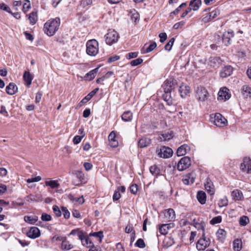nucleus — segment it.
Here are the masks:
<instances>
[{
	"instance_id": "1",
	"label": "nucleus",
	"mask_w": 251,
	"mask_h": 251,
	"mask_svg": "<svg viewBox=\"0 0 251 251\" xmlns=\"http://www.w3.org/2000/svg\"><path fill=\"white\" fill-rule=\"evenodd\" d=\"M164 94L163 98L168 105L173 103V96H175V90L177 88L176 80H166L163 84Z\"/></svg>"
},
{
	"instance_id": "2",
	"label": "nucleus",
	"mask_w": 251,
	"mask_h": 251,
	"mask_svg": "<svg viewBox=\"0 0 251 251\" xmlns=\"http://www.w3.org/2000/svg\"><path fill=\"white\" fill-rule=\"evenodd\" d=\"M60 24L59 18L48 21L44 26V31L45 34L49 36H53L58 30Z\"/></svg>"
},
{
	"instance_id": "3",
	"label": "nucleus",
	"mask_w": 251,
	"mask_h": 251,
	"mask_svg": "<svg viewBox=\"0 0 251 251\" xmlns=\"http://www.w3.org/2000/svg\"><path fill=\"white\" fill-rule=\"evenodd\" d=\"M211 237L206 236L205 233L203 232L201 238L197 241L196 248L199 251H204L211 244Z\"/></svg>"
},
{
	"instance_id": "4",
	"label": "nucleus",
	"mask_w": 251,
	"mask_h": 251,
	"mask_svg": "<svg viewBox=\"0 0 251 251\" xmlns=\"http://www.w3.org/2000/svg\"><path fill=\"white\" fill-rule=\"evenodd\" d=\"M99 52V44L97 40L92 39L86 43V52L90 56H95Z\"/></svg>"
},
{
	"instance_id": "5",
	"label": "nucleus",
	"mask_w": 251,
	"mask_h": 251,
	"mask_svg": "<svg viewBox=\"0 0 251 251\" xmlns=\"http://www.w3.org/2000/svg\"><path fill=\"white\" fill-rule=\"evenodd\" d=\"M211 121L215 126L219 127H224L227 124V120L220 113L215 114L214 117L211 116Z\"/></svg>"
},
{
	"instance_id": "6",
	"label": "nucleus",
	"mask_w": 251,
	"mask_h": 251,
	"mask_svg": "<svg viewBox=\"0 0 251 251\" xmlns=\"http://www.w3.org/2000/svg\"><path fill=\"white\" fill-rule=\"evenodd\" d=\"M105 41L107 44L111 45L116 43L119 39V34L114 30L110 29L105 35Z\"/></svg>"
},
{
	"instance_id": "7",
	"label": "nucleus",
	"mask_w": 251,
	"mask_h": 251,
	"mask_svg": "<svg viewBox=\"0 0 251 251\" xmlns=\"http://www.w3.org/2000/svg\"><path fill=\"white\" fill-rule=\"evenodd\" d=\"M158 155L161 158H168L171 157L173 154V150L165 146L162 147L160 149L156 150Z\"/></svg>"
},
{
	"instance_id": "8",
	"label": "nucleus",
	"mask_w": 251,
	"mask_h": 251,
	"mask_svg": "<svg viewBox=\"0 0 251 251\" xmlns=\"http://www.w3.org/2000/svg\"><path fill=\"white\" fill-rule=\"evenodd\" d=\"M196 97L199 101H203L207 99L208 93L204 87L198 86L196 90Z\"/></svg>"
},
{
	"instance_id": "9",
	"label": "nucleus",
	"mask_w": 251,
	"mask_h": 251,
	"mask_svg": "<svg viewBox=\"0 0 251 251\" xmlns=\"http://www.w3.org/2000/svg\"><path fill=\"white\" fill-rule=\"evenodd\" d=\"M191 161L189 157H182L177 163V169L180 171H184L191 165Z\"/></svg>"
},
{
	"instance_id": "10",
	"label": "nucleus",
	"mask_w": 251,
	"mask_h": 251,
	"mask_svg": "<svg viewBox=\"0 0 251 251\" xmlns=\"http://www.w3.org/2000/svg\"><path fill=\"white\" fill-rule=\"evenodd\" d=\"M240 169L244 173L251 174V160L250 158L245 157L241 164Z\"/></svg>"
},
{
	"instance_id": "11",
	"label": "nucleus",
	"mask_w": 251,
	"mask_h": 251,
	"mask_svg": "<svg viewBox=\"0 0 251 251\" xmlns=\"http://www.w3.org/2000/svg\"><path fill=\"white\" fill-rule=\"evenodd\" d=\"M78 237L81 240L83 246H86L87 248H90L92 246H93V243L82 231H80L78 233Z\"/></svg>"
},
{
	"instance_id": "12",
	"label": "nucleus",
	"mask_w": 251,
	"mask_h": 251,
	"mask_svg": "<svg viewBox=\"0 0 251 251\" xmlns=\"http://www.w3.org/2000/svg\"><path fill=\"white\" fill-rule=\"evenodd\" d=\"M218 100H226L230 98V94L229 93V90L226 87H223L220 89L218 92Z\"/></svg>"
},
{
	"instance_id": "13",
	"label": "nucleus",
	"mask_w": 251,
	"mask_h": 251,
	"mask_svg": "<svg viewBox=\"0 0 251 251\" xmlns=\"http://www.w3.org/2000/svg\"><path fill=\"white\" fill-rule=\"evenodd\" d=\"M41 235L40 230L35 226L31 227L26 232V235L30 238L35 239Z\"/></svg>"
},
{
	"instance_id": "14",
	"label": "nucleus",
	"mask_w": 251,
	"mask_h": 251,
	"mask_svg": "<svg viewBox=\"0 0 251 251\" xmlns=\"http://www.w3.org/2000/svg\"><path fill=\"white\" fill-rule=\"evenodd\" d=\"M205 189L207 193L210 195H213L215 194V189L212 181L209 178H207L204 182Z\"/></svg>"
},
{
	"instance_id": "15",
	"label": "nucleus",
	"mask_w": 251,
	"mask_h": 251,
	"mask_svg": "<svg viewBox=\"0 0 251 251\" xmlns=\"http://www.w3.org/2000/svg\"><path fill=\"white\" fill-rule=\"evenodd\" d=\"M196 178V175L194 173H191L184 175L182 178V181L184 184L189 185L193 184Z\"/></svg>"
},
{
	"instance_id": "16",
	"label": "nucleus",
	"mask_w": 251,
	"mask_h": 251,
	"mask_svg": "<svg viewBox=\"0 0 251 251\" xmlns=\"http://www.w3.org/2000/svg\"><path fill=\"white\" fill-rule=\"evenodd\" d=\"M234 36V33L232 31H228L225 32L222 36V41L223 43L226 46H228L230 44V40L231 38Z\"/></svg>"
},
{
	"instance_id": "17",
	"label": "nucleus",
	"mask_w": 251,
	"mask_h": 251,
	"mask_svg": "<svg viewBox=\"0 0 251 251\" xmlns=\"http://www.w3.org/2000/svg\"><path fill=\"white\" fill-rule=\"evenodd\" d=\"M178 92L181 97L184 98L190 93V89L189 86L181 83L179 86Z\"/></svg>"
},
{
	"instance_id": "18",
	"label": "nucleus",
	"mask_w": 251,
	"mask_h": 251,
	"mask_svg": "<svg viewBox=\"0 0 251 251\" xmlns=\"http://www.w3.org/2000/svg\"><path fill=\"white\" fill-rule=\"evenodd\" d=\"M233 71V69L230 66H226L223 68L220 72V76L225 78L230 75Z\"/></svg>"
},
{
	"instance_id": "19",
	"label": "nucleus",
	"mask_w": 251,
	"mask_h": 251,
	"mask_svg": "<svg viewBox=\"0 0 251 251\" xmlns=\"http://www.w3.org/2000/svg\"><path fill=\"white\" fill-rule=\"evenodd\" d=\"M190 150V147L187 145L183 144L178 148L176 154L178 156H183L185 155Z\"/></svg>"
},
{
	"instance_id": "20",
	"label": "nucleus",
	"mask_w": 251,
	"mask_h": 251,
	"mask_svg": "<svg viewBox=\"0 0 251 251\" xmlns=\"http://www.w3.org/2000/svg\"><path fill=\"white\" fill-rule=\"evenodd\" d=\"M216 235L217 240L219 242L223 243L226 238V232L224 229L220 228L217 231Z\"/></svg>"
},
{
	"instance_id": "21",
	"label": "nucleus",
	"mask_w": 251,
	"mask_h": 251,
	"mask_svg": "<svg viewBox=\"0 0 251 251\" xmlns=\"http://www.w3.org/2000/svg\"><path fill=\"white\" fill-rule=\"evenodd\" d=\"M99 68L97 67L89 72L87 73L84 76V79L86 80L91 81L93 79L98 72Z\"/></svg>"
},
{
	"instance_id": "22",
	"label": "nucleus",
	"mask_w": 251,
	"mask_h": 251,
	"mask_svg": "<svg viewBox=\"0 0 251 251\" xmlns=\"http://www.w3.org/2000/svg\"><path fill=\"white\" fill-rule=\"evenodd\" d=\"M219 15V11L214 10L209 13L208 15L203 18L204 22H207L216 18Z\"/></svg>"
},
{
	"instance_id": "23",
	"label": "nucleus",
	"mask_w": 251,
	"mask_h": 251,
	"mask_svg": "<svg viewBox=\"0 0 251 251\" xmlns=\"http://www.w3.org/2000/svg\"><path fill=\"white\" fill-rule=\"evenodd\" d=\"M18 91L17 86L13 83H10L6 87V93L10 95L15 94Z\"/></svg>"
},
{
	"instance_id": "24",
	"label": "nucleus",
	"mask_w": 251,
	"mask_h": 251,
	"mask_svg": "<svg viewBox=\"0 0 251 251\" xmlns=\"http://www.w3.org/2000/svg\"><path fill=\"white\" fill-rule=\"evenodd\" d=\"M164 216L168 222L174 221L176 217V214L174 209H168L164 213Z\"/></svg>"
},
{
	"instance_id": "25",
	"label": "nucleus",
	"mask_w": 251,
	"mask_h": 251,
	"mask_svg": "<svg viewBox=\"0 0 251 251\" xmlns=\"http://www.w3.org/2000/svg\"><path fill=\"white\" fill-rule=\"evenodd\" d=\"M201 5V0H192L189 4V8L192 10L197 11L199 9Z\"/></svg>"
},
{
	"instance_id": "26",
	"label": "nucleus",
	"mask_w": 251,
	"mask_h": 251,
	"mask_svg": "<svg viewBox=\"0 0 251 251\" xmlns=\"http://www.w3.org/2000/svg\"><path fill=\"white\" fill-rule=\"evenodd\" d=\"M23 79L27 86H29L32 82L33 76L29 71H25L23 75Z\"/></svg>"
},
{
	"instance_id": "27",
	"label": "nucleus",
	"mask_w": 251,
	"mask_h": 251,
	"mask_svg": "<svg viewBox=\"0 0 251 251\" xmlns=\"http://www.w3.org/2000/svg\"><path fill=\"white\" fill-rule=\"evenodd\" d=\"M151 143V140L147 138H142L138 141V147L143 148L149 146Z\"/></svg>"
},
{
	"instance_id": "28",
	"label": "nucleus",
	"mask_w": 251,
	"mask_h": 251,
	"mask_svg": "<svg viewBox=\"0 0 251 251\" xmlns=\"http://www.w3.org/2000/svg\"><path fill=\"white\" fill-rule=\"evenodd\" d=\"M99 88H95L86 96H85L80 101V103H85L90 100L91 98L98 92Z\"/></svg>"
},
{
	"instance_id": "29",
	"label": "nucleus",
	"mask_w": 251,
	"mask_h": 251,
	"mask_svg": "<svg viewBox=\"0 0 251 251\" xmlns=\"http://www.w3.org/2000/svg\"><path fill=\"white\" fill-rule=\"evenodd\" d=\"M173 131H168L161 134L159 138L161 141H168L173 138Z\"/></svg>"
},
{
	"instance_id": "30",
	"label": "nucleus",
	"mask_w": 251,
	"mask_h": 251,
	"mask_svg": "<svg viewBox=\"0 0 251 251\" xmlns=\"http://www.w3.org/2000/svg\"><path fill=\"white\" fill-rule=\"evenodd\" d=\"M197 198L198 201L202 204L205 203L206 202V194L202 191H199L197 193Z\"/></svg>"
},
{
	"instance_id": "31",
	"label": "nucleus",
	"mask_w": 251,
	"mask_h": 251,
	"mask_svg": "<svg viewBox=\"0 0 251 251\" xmlns=\"http://www.w3.org/2000/svg\"><path fill=\"white\" fill-rule=\"evenodd\" d=\"M121 118L125 122H130L132 119V113L130 111H126L122 115Z\"/></svg>"
},
{
	"instance_id": "32",
	"label": "nucleus",
	"mask_w": 251,
	"mask_h": 251,
	"mask_svg": "<svg viewBox=\"0 0 251 251\" xmlns=\"http://www.w3.org/2000/svg\"><path fill=\"white\" fill-rule=\"evenodd\" d=\"M241 93L245 97H250L251 96V88L248 85H244L242 86Z\"/></svg>"
},
{
	"instance_id": "33",
	"label": "nucleus",
	"mask_w": 251,
	"mask_h": 251,
	"mask_svg": "<svg viewBox=\"0 0 251 251\" xmlns=\"http://www.w3.org/2000/svg\"><path fill=\"white\" fill-rule=\"evenodd\" d=\"M242 248V242L241 239H236L233 242V248L234 251H240Z\"/></svg>"
},
{
	"instance_id": "34",
	"label": "nucleus",
	"mask_w": 251,
	"mask_h": 251,
	"mask_svg": "<svg viewBox=\"0 0 251 251\" xmlns=\"http://www.w3.org/2000/svg\"><path fill=\"white\" fill-rule=\"evenodd\" d=\"M231 196L234 200L238 201L242 200L243 198L242 192L237 189L234 190L232 191Z\"/></svg>"
},
{
	"instance_id": "35",
	"label": "nucleus",
	"mask_w": 251,
	"mask_h": 251,
	"mask_svg": "<svg viewBox=\"0 0 251 251\" xmlns=\"http://www.w3.org/2000/svg\"><path fill=\"white\" fill-rule=\"evenodd\" d=\"M150 173L154 176H157L160 173V169L156 165H153L150 167Z\"/></svg>"
},
{
	"instance_id": "36",
	"label": "nucleus",
	"mask_w": 251,
	"mask_h": 251,
	"mask_svg": "<svg viewBox=\"0 0 251 251\" xmlns=\"http://www.w3.org/2000/svg\"><path fill=\"white\" fill-rule=\"evenodd\" d=\"M46 186H50L52 189L57 188L59 187L60 184L58 180H49L45 182Z\"/></svg>"
},
{
	"instance_id": "37",
	"label": "nucleus",
	"mask_w": 251,
	"mask_h": 251,
	"mask_svg": "<svg viewBox=\"0 0 251 251\" xmlns=\"http://www.w3.org/2000/svg\"><path fill=\"white\" fill-rule=\"evenodd\" d=\"M28 19L31 25H34L37 21L38 17L37 12H32L28 15Z\"/></svg>"
},
{
	"instance_id": "38",
	"label": "nucleus",
	"mask_w": 251,
	"mask_h": 251,
	"mask_svg": "<svg viewBox=\"0 0 251 251\" xmlns=\"http://www.w3.org/2000/svg\"><path fill=\"white\" fill-rule=\"evenodd\" d=\"M24 220L25 222L30 224H34L36 223V222L38 220V217L33 216H25L24 217Z\"/></svg>"
},
{
	"instance_id": "39",
	"label": "nucleus",
	"mask_w": 251,
	"mask_h": 251,
	"mask_svg": "<svg viewBox=\"0 0 251 251\" xmlns=\"http://www.w3.org/2000/svg\"><path fill=\"white\" fill-rule=\"evenodd\" d=\"M75 175L78 179L79 183H86V181L85 180L84 174L81 171H76L75 173Z\"/></svg>"
},
{
	"instance_id": "40",
	"label": "nucleus",
	"mask_w": 251,
	"mask_h": 251,
	"mask_svg": "<svg viewBox=\"0 0 251 251\" xmlns=\"http://www.w3.org/2000/svg\"><path fill=\"white\" fill-rule=\"evenodd\" d=\"M73 247V246L67 239L61 244L62 249L65 251H69L72 249Z\"/></svg>"
},
{
	"instance_id": "41",
	"label": "nucleus",
	"mask_w": 251,
	"mask_h": 251,
	"mask_svg": "<svg viewBox=\"0 0 251 251\" xmlns=\"http://www.w3.org/2000/svg\"><path fill=\"white\" fill-rule=\"evenodd\" d=\"M69 198L73 202H77L79 204H83L84 202V199L82 196L79 198H75L72 195H70Z\"/></svg>"
},
{
	"instance_id": "42",
	"label": "nucleus",
	"mask_w": 251,
	"mask_h": 251,
	"mask_svg": "<svg viewBox=\"0 0 251 251\" xmlns=\"http://www.w3.org/2000/svg\"><path fill=\"white\" fill-rule=\"evenodd\" d=\"M169 226L167 224H163L159 227V232L161 234L165 235L168 233Z\"/></svg>"
},
{
	"instance_id": "43",
	"label": "nucleus",
	"mask_w": 251,
	"mask_h": 251,
	"mask_svg": "<svg viewBox=\"0 0 251 251\" xmlns=\"http://www.w3.org/2000/svg\"><path fill=\"white\" fill-rule=\"evenodd\" d=\"M175 42V38H171L170 41L167 43V44L165 46V50L170 51L172 49V47L174 44V43Z\"/></svg>"
},
{
	"instance_id": "44",
	"label": "nucleus",
	"mask_w": 251,
	"mask_h": 251,
	"mask_svg": "<svg viewBox=\"0 0 251 251\" xmlns=\"http://www.w3.org/2000/svg\"><path fill=\"white\" fill-rule=\"evenodd\" d=\"M249 222V219L247 216H242L239 220V223L241 226H245Z\"/></svg>"
},
{
	"instance_id": "45",
	"label": "nucleus",
	"mask_w": 251,
	"mask_h": 251,
	"mask_svg": "<svg viewBox=\"0 0 251 251\" xmlns=\"http://www.w3.org/2000/svg\"><path fill=\"white\" fill-rule=\"evenodd\" d=\"M135 246L142 249L146 247V244L144 240L140 238L138 239L135 243Z\"/></svg>"
},
{
	"instance_id": "46",
	"label": "nucleus",
	"mask_w": 251,
	"mask_h": 251,
	"mask_svg": "<svg viewBox=\"0 0 251 251\" xmlns=\"http://www.w3.org/2000/svg\"><path fill=\"white\" fill-rule=\"evenodd\" d=\"M156 44L155 42H153L150 45V46L146 49L145 51H143V53H148L153 50L156 47Z\"/></svg>"
},
{
	"instance_id": "47",
	"label": "nucleus",
	"mask_w": 251,
	"mask_h": 251,
	"mask_svg": "<svg viewBox=\"0 0 251 251\" xmlns=\"http://www.w3.org/2000/svg\"><path fill=\"white\" fill-rule=\"evenodd\" d=\"M222 221V217L220 216H218L214 217L210 222L211 225H215L220 223Z\"/></svg>"
},
{
	"instance_id": "48",
	"label": "nucleus",
	"mask_w": 251,
	"mask_h": 251,
	"mask_svg": "<svg viewBox=\"0 0 251 251\" xmlns=\"http://www.w3.org/2000/svg\"><path fill=\"white\" fill-rule=\"evenodd\" d=\"M62 210V213L63 214L64 217L65 219H68L69 218L70 216V213L67 209V208L65 207H61Z\"/></svg>"
},
{
	"instance_id": "49",
	"label": "nucleus",
	"mask_w": 251,
	"mask_h": 251,
	"mask_svg": "<svg viewBox=\"0 0 251 251\" xmlns=\"http://www.w3.org/2000/svg\"><path fill=\"white\" fill-rule=\"evenodd\" d=\"M89 235L90 236H94L98 237L100 238V241L101 239L103 238V233L101 231L95 232L93 233H90Z\"/></svg>"
},
{
	"instance_id": "50",
	"label": "nucleus",
	"mask_w": 251,
	"mask_h": 251,
	"mask_svg": "<svg viewBox=\"0 0 251 251\" xmlns=\"http://www.w3.org/2000/svg\"><path fill=\"white\" fill-rule=\"evenodd\" d=\"M143 61L142 58H138L135 60H133L130 62V64L132 66H136L141 64Z\"/></svg>"
},
{
	"instance_id": "51",
	"label": "nucleus",
	"mask_w": 251,
	"mask_h": 251,
	"mask_svg": "<svg viewBox=\"0 0 251 251\" xmlns=\"http://www.w3.org/2000/svg\"><path fill=\"white\" fill-rule=\"evenodd\" d=\"M54 213L57 217H60L62 215V210L61 211L59 207L56 205H54L52 207Z\"/></svg>"
},
{
	"instance_id": "52",
	"label": "nucleus",
	"mask_w": 251,
	"mask_h": 251,
	"mask_svg": "<svg viewBox=\"0 0 251 251\" xmlns=\"http://www.w3.org/2000/svg\"><path fill=\"white\" fill-rule=\"evenodd\" d=\"M30 8V2L28 0H25V2L23 4V9L25 12H26Z\"/></svg>"
},
{
	"instance_id": "53",
	"label": "nucleus",
	"mask_w": 251,
	"mask_h": 251,
	"mask_svg": "<svg viewBox=\"0 0 251 251\" xmlns=\"http://www.w3.org/2000/svg\"><path fill=\"white\" fill-rule=\"evenodd\" d=\"M84 136V134H83L81 136H78V135L75 136L73 139L74 143L75 144H78V143H79L81 142L82 139L83 138V137Z\"/></svg>"
},
{
	"instance_id": "54",
	"label": "nucleus",
	"mask_w": 251,
	"mask_h": 251,
	"mask_svg": "<svg viewBox=\"0 0 251 251\" xmlns=\"http://www.w3.org/2000/svg\"><path fill=\"white\" fill-rule=\"evenodd\" d=\"M41 218L43 221H50L51 220V216L47 213H43Z\"/></svg>"
},
{
	"instance_id": "55",
	"label": "nucleus",
	"mask_w": 251,
	"mask_h": 251,
	"mask_svg": "<svg viewBox=\"0 0 251 251\" xmlns=\"http://www.w3.org/2000/svg\"><path fill=\"white\" fill-rule=\"evenodd\" d=\"M41 180V177L40 176H37L35 177L28 178L26 180V182L28 183L38 182Z\"/></svg>"
},
{
	"instance_id": "56",
	"label": "nucleus",
	"mask_w": 251,
	"mask_h": 251,
	"mask_svg": "<svg viewBox=\"0 0 251 251\" xmlns=\"http://www.w3.org/2000/svg\"><path fill=\"white\" fill-rule=\"evenodd\" d=\"M92 3V0H82L80 2V5L83 7H85L87 6L91 5Z\"/></svg>"
},
{
	"instance_id": "57",
	"label": "nucleus",
	"mask_w": 251,
	"mask_h": 251,
	"mask_svg": "<svg viewBox=\"0 0 251 251\" xmlns=\"http://www.w3.org/2000/svg\"><path fill=\"white\" fill-rule=\"evenodd\" d=\"M194 223L195 224V226L196 228L198 229H201L203 231V232H204V227L202 223L195 222V220H194Z\"/></svg>"
},
{
	"instance_id": "58",
	"label": "nucleus",
	"mask_w": 251,
	"mask_h": 251,
	"mask_svg": "<svg viewBox=\"0 0 251 251\" xmlns=\"http://www.w3.org/2000/svg\"><path fill=\"white\" fill-rule=\"evenodd\" d=\"M185 22L183 21H181L175 24L173 26V28L174 29H178L179 28H182V27L184 25Z\"/></svg>"
},
{
	"instance_id": "59",
	"label": "nucleus",
	"mask_w": 251,
	"mask_h": 251,
	"mask_svg": "<svg viewBox=\"0 0 251 251\" xmlns=\"http://www.w3.org/2000/svg\"><path fill=\"white\" fill-rule=\"evenodd\" d=\"M138 191V186L134 184L131 185L130 187V191L133 194H136Z\"/></svg>"
},
{
	"instance_id": "60",
	"label": "nucleus",
	"mask_w": 251,
	"mask_h": 251,
	"mask_svg": "<svg viewBox=\"0 0 251 251\" xmlns=\"http://www.w3.org/2000/svg\"><path fill=\"white\" fill-rule=\"evenodd\" d=\"M186 5V2L181 3L175 10L173 11V12H172L171 13V15L176 14L178 13L180 11V9Z\"/></svg>"
},
{
	"instance_id": "61",
	"label": "nucleus",
	"mask_w": 251,
	"mask_h": 251,
	"mask_svg": "<svg viewBox=\"0 0 251 251\" xmlns=\"http://www.w3.org/2000/svg\"><path fill=\"white\" fill-rule=\"evenodd\" d=\"M138 56L137 52H133L127 53L126 55V58L128 59H130L131 58H136Z\"/></svg>"
},
{
	"instance_id": "62",
	"label": "nucleus",
	"mask_w": 251,
	"mask_h": 251,
	"mask_svg": "<svg viewBox=\"0 0 251 251\" xmlns=\"http://www.w3.org/2000/svg\"><path fill=\"white\" fill-rule=\"evenodd\" d=\"M133 231H135V230L133 226L130 224L127 225L125 228V232L127 233H132Z\"/></svg>"
},
{
	"instance_id": "63",
	"label": "nucleus",
	"mask_w": 251,
	"mask_h": 251,
	"mask_svg": "<svg viewBox=\"0 0 251 251\" xmlns=\"http://www.w3.org/2000/svg\"><path fill=\"white\" fill-rule=\"evenodd\" d=\"M43 94L41 92L39 91L36 94L35 97V102L36 103H39L41 100Z\"/></svg>"
},
{
	"instance_id": "64",
	"label": "nucleus",
	"mask_w": 251,
	"mask_h": 251,
	"mask_svg": "<svg viewBox=\"0 0 251 251\" xmlns=\"http://www.w3.org/2000/svg\"><path fill=\"white\" fill-rule=\"evenodd\" d=\"M159 37L160 38V42L163 43L166 40L167 35L165 32L161 33L159 34Z\"/></svg>"
}]
</instances>
